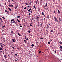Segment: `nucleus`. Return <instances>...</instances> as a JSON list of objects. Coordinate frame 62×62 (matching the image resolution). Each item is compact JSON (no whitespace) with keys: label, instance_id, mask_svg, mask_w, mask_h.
Instances as JSON below:
<instances>
[{"label":"nucleus","instance_id":"1","mask_svg":"<svg viewBox=\"0 0 62 62\" xmlns=\"http://www.w3.org/2000/svg\"><path fill=\"white\" fill-rule=\"evenodd\" d=\"M54 19L55 20V23H56V22H58V20H57V18L56 17H55L54 18Z\"/></svg>","mask_w":62,"mask_h":62},{"label":"nucleus","instance_id":"2","mask_svg":"<svg viewBox=\"0 0 62 62\" xmlns=\"http://www.w3.org/2000/svg\"><path fill=\"white\" fill-rule=\"evenodd\" d=\"M13 22V23L16 24V22H15V21L14 20V19H13L11 20V23H13V22Z\"/></svg>","mask_w":62,"mask_h":62},{"label":"nucleus","instance_id":"3","mask_svg":"<svg viewBox=\"0 0 62 62\" xmlns=\"http://www.w3.org/2000/svg\"><path fill=\"white\" fill-rule=\"evenodd\" d=\"M12 40L13 41V42H15L17 40H16L15 39H12Z\"/></svg>","mask_w":62,"mask_h":62},{"label":"nucleus","instance_id":"4","mask_svg":"<svg viewBox=\"0 0 62 62\" xmlns=\"http://www.w3.org/2000/svg\"><path fill=\"white\" fill-rule=\"evenodd\" d=\"M24 39H26L27 40H28L29 39L28 38H27V39H26V36H25V37Z\"/></svg>","mask_w":62,"mask_h":62},{"label":"nucleus","instance_id":"5","mask_svg":"<svg viewBox=\"0 0 62 62\" xmlns=\"http://www.w3.org/2000/svg\"><path fill=\"white\" fill-rule=\"evenodd\" d=\"M61 18H59V22H61Z\"/></svg>","mask_w":62,"mask_h":62},{"label":"nucleus","instance_id":"6","mask_svg":"<svg viewBox=\"0 0 62 62\" xmlns=\"http://www.w3.org/2000/svg\"><path fill=\"white\" fill-rule=\"evenodd\" d=\"M41 14H42V15H44V16H45V15H44V14L43 13V12Z\"/></svg>","mask_w":62,"mask_h":62},{"label":"nucleus","instance_id":"7","mask_svg":"<svg viewBox=\"0 0 62 62\" xmlns=\"http://www.w3.org/2000/svg\"><path fill=\"white\" fill-rule=\"evenodd\" d=\"M39 18V17H38V16L36 17V20H38V19Z\"/></svg>","mask_w":62,"mask_h":62},{"label":"nucleus","instance_id":"8","mask_svg":"<svg viewBox=\"0 0 62 62\" xmlns=\"http://www.w3.org/2000/svg\"><path fill=\"white\" fill-rule=\"evenodd\" d=\"M17 7H18V5H17V6L15 7V9L17 8Z\"/></svg>","mask_w":62,"mask_h":62},{"label":"nucleus","instance_id":"9","mask_svg":"<svg viewBox=\"0 0 62 62\" xmlns=\"http://www.w3.org/2000/svg\"><path fill=\"white\" fill-rule=\"evenodd\" d=\"M4 57L5 58H7V57L6 56V55H4Z\"/></svg>","mask_w":62,"mask_h":62},{"label":"nucleus","instance_id":"10","mask_svg":"<svg viewBox=\"0 0 62 62\" xmlns=\"http://www.w3.org/2000/svg\"><path fill=\"white\" fill-rule=\"evenodd\" d=\"M31 9V8H30L28 10V11H29V12H30V11Z\"/></svg>","mask_w":62,"mask_h":62},{"label":"nucleus","instance_id":"11","mask_svg":"<svg viewBox=\"0 0 62 62\" xmlns=\"http://www.w3.org/2000/svg\"><path fill=\"white\" fill-rule=\"evenodd\" d=\"M8 9H9V10H10V11H11V10H12L10 8H8Z\"/></svg>","mask_w":62,"mask_h":62},{"label":"nucleus","instance_id":"12","mask_svg":"<svg viewBox=\"0 0 62 62\" xmlns=\"http://www.w3.org/2000/svg\"><path fill=\"white\" fill-rule=\"evenodd\" d=\"M0 50H1V51L3 50V49L2 48H1V47H0Z\"/></svg>","mask_w":62,"mask_h":62},{"label":"nucleus","instance_id":"13","mask_svg":"<svg viewBox=\"0 0 62 62\" xmlns=\"http://www.w3.org/2000/svg\"><path fill=\"white\" fill-rule=\"evenodd\" d=\"M21 17V16H17L18 18H20Z\"/></svg>","mask_w":62,"mask_h":62},{"label":"nucleus","instance_id":"14","mask_svg":"<svg viewBox=\"0 0 62 62\" xmlns=\"http://www.w3.org/2000/svg\"><path fill=\"white\" fill-rule=\"evenodd\" d=\"M30 31H31L30 30H29L28 31V33H29V34L30 33Z\"/></svg>","mask_w":62,"mask_h":62},{"label":"nucleus","instance_id":"15","mask_svg":"<svg viewBox=\"0 0 62 62\" xmlns=\"http://www.w3.org/2000/svg\"><path fill=\"white\" fill-rule=\"evenodd\" d=\"M17 22H20V21H19V20H18V19H17Z\"/></svg>","mask_w":62,"mask_h":62},{"label":"nucleus","instance_id":"16","mask_svg":"<svg viewBox=\"0 0 62 62\" xmlns=\"http://www.w3.org/2000/svg\"><path fill=\"white\" fill-rule=\"evenodd\" d=\"M47 5H48V4L46 3L45 5V7H46V6H47Z\"/></svg>","mask_w":62,"mask_h":62},{"label":"nucleus","instance_id":"17","mask_svg":"<svg viewBox=\"0 0 62 62\" xmlns=\"http://www.w3.org/2000/svg\"><path fill=\"white\" fill-rule=\"evenodd\" d=\"M60 44H62V43L61 41H60Z\"/></svg>","mask_w":62,"mask_h":62},{"label":"nucleus","instance_id":"18","mask_svg":"<svg viewBox=\"0 0 62 62\" xmlns=\"http://www.w3.org/2000/svg\"><path fill=\"white\" fill-rule=\"evenodd\" d=\"M18 35H19V36H21V35H20V33H18Z\"/></svg>","mask_w":62,"mask_h":62},{"label":"nucleus","instance_id":"19","mask_svg":"<svg viewBox=\"0 0 62 62\" xmlns=\"http://www.w3.org/2000/svg\"><path fill=\"white\" fill-rule=\"evenodd\" d=\"M30 26H32V23H31L30 24Z\"/></svg>","mask_w":62,"mask_h":62},{"label":"nucleus","instance_id":"20","mask_svg":"<svg viewBox=\"0 0 62 62\" xmlns=\"http://www.w3.org/2000/svg\"><path fill=\"white\" fill-rule=\"evenodd\" d=\"M60 49H62V46H60Z\"/></svg>","mask_w":62,"mask_h":62},{"label":"nucleus","instance_id":"21","mask_svg":"<svg viewBox=\"0 0 62 62\" xmlns=\"http://www.w3.org/2000/svg\"><path fill=\"white\" fill-rule=\"evenodd\" d=\"M48 43L49 44H51V43H50V42H48Z\"/></svg>","mask_w":62,"mask_h":62},{"label":"nucleus","instance_id":"22","mask_svg":"<svg viewBox=\"0 0 62 62\" xmlns=\"http://www.w3.org/2000/svg\"><path fill=\"white\" fill-rule=\"evenodd\" d=\"M33 7H34V8H35V9H36V7H35V6H34Z\"/></svg>","mask_w":62,"mask_h":62},{"label":"nucleus","instance_id":"23","mask_svg":"<svg viewBox=\"0 0 62 62\" xmlns=\"http://www.w3.org/2000/svg\"><path fill=\"white\" fill-rule=\"evenodd\" d=\"M13 6H13V5H10V7H13Z\"/></svg>","mask_w":62,"mask_h":62},{"label":"nucleus","instance_id":"24","mask_svg":"<svg viewBox=\"0 0 62 62\" xmlns=\"http://www.w3.org/2000/svg\"><path fill=\"white\" fill-rule=\"evenodd\" d=\"M34 46V45L33 44H32L31 45V46H32V47H33V46Z\"/></svg>","mask_w":62,"mask_h":62},{"label":"nucleus","instance_id":"25","mask_svg":"<svg viewBox=\"0 0 62 62\" xmlns=\"http://www.w3.org/2000/svg\"><path fill=\"white\" fill-rule=\"evenodd\" d=\"M11 34H13V31H11Z\"/></svg>","mask_w":62,"mask_h":62},{"label":"nucleus","instance_id":"26","mask_svg":"<svg viewBox=\"0 0 62 62\" xmlns=\"http://www.w3.org/2000/svg\"><path fill=\"white\" fill-rule=\"evenodd\" d=\"M6 27V26L4 25L3 27H2V28H4V27Z\"/></svg>","mask_w":62,"mask_h":62},{"label":"nucleus","instance_id":"27","mask_svg":"<svg viewBox=\"0 0 62 62\" xmlns=\"http://www.w3.org/2000/svg\"><path fill=\"white\" fill-rule=\"evenodd\" d=\"M58 13H60V11H59V10H58Z\"/></svg>","mask_w":62,"mask_h":62},{"label":"nucleus","instance_id":"28","mask_svg":"<svg viewBox=\"0 0 62 62\" xmlns=\"http://www.w3.org/2000/svg\"><path fill=\"white\" fill-rule=\"evenodd\" d=\"M51 32H53V30H51Z\"/></svg>","mask_w":62,"mask_h":62},{"label":"nucleus","instance_id":"29","mask_svg":"<svg viewBox=\"0 0 62 62\" xmlns=\"http://www.w3.org/2000/svg\"><path fill=\"white\" fill-rule=\"evenodd\" d=\"M24 42H25V43H26V40H24Z\"/></svg>","mask_w":62,"mask_h":62},{"label":"nucleus","instance_id":"30","mask_svg":"<svg viewBox=\"0 0 62 62\" xmlns=\"http://www.w3.org/2000/svg\"><path fill=\"white\" fill-rule=\"evenodd\" d=\"M30 12H31V13H32V10Z\"/></svg>","mask_w":62,"mask_h":62},{"label":"nucleus","instance_id":"31","mask_svg":"<svg viewBox=\"0 0 62 62\" xmlns=\"http://www.w3.org/2000/svg\"><path fill=\"white\" fill-rule=\"evenodd\" d=\"M24 9H26V7H25L24 8Z\"/></svg>","mask_w":62,"mask_h":62},{"label":"nucleus","instance_id":"32","mask_svg":"<svg viewBox=\"0 0 62 62\" xmlns=\"http://www.w3.org/2000/svg\"><path fill=\"white\" fill-rule=\"evenodd\" d=\"M47 18L48 19H49V16H47Z\"/></svg>","mask_w":62,"mask_h":62},{"label":"nucleus","instance_id":"33","mask_svg":"<svg viewBox=\"0 0 62 62\" xmlns=\"http://www.w3.org/2000/svg\"><path fill=\"white\" fill-rule=\"evenodd\" d=\"M4 44H5V43H4V44H2V45H3L4 46H5V45Z\"/></svg>","mask_w":62,"mask_h":62},{"label":"nucleus","instance_id":"34","mask_svg":"<svg viewBox=\"0 0 62 62\" xmlns=\"http://www.w3.org/2000/svg\"><path fill=\"white\" fill-rule=\"evenodd\" d=\"M25 4H26V5H28V4H27V3H25Z\"/></svg>","mask_w":62,"mask_h":62},{"label":"nucleus","instance_id":"35","mask_svg":"<svg viewBox=\"0 0 62 62\" xmlns=\"http://www.w3.org/2000/svg\"><path fill=\"white\" fill-rule=\"evenodd\" d=\"M54 12L55 13V10H54Z\"/></svg>","mask_w":62,"mask_h":62},{"label":"nucleus","instance_id":"36","mask_svg":"<svg viewBox=\"0 0 62 62\" xmlns=\"http://www.w3.org/2000/svg\"><path fill=\"white\" fill-rule=\"evenodd\" d=\"M0 21H1V22H2V23H3V20H0Z\"/></svg>","mask_w":62,"mask_h":62},{"label":"nucleus","instance_id":"37","mask_svg":"<svg viewBox=\"0 0 62 62\" xmlns=\"http://www.w3.org/2000/svg\"><path fill=\"white\" fill-rule=\"evenodd\" d=\"M12 48L13 49H14V47H13H13H12Z\"/></svg>","mask_w":62,"mask_h":62},{"label":"nucleus","instance_id":"38","mask_svg":"<svg viewBox=\"0 0 62 62\" xmlns=\"http://www.w3.org/2000/svg\"><path fill=\"white\" fill-rule=\"evenodd\" d=\"M30 14H30V13H29V15L30 16Z\"/></svg>","mask_w":62,"mask_h":62},{"label":"nucleus","instance_id":"39","mask_svg":"<svg viewBox=\"0 0 62 62\" xmlns=\"http://www.w3.org/2000/svg\"><path fill=\"white\" fill-rule=\"evenodd\" d=\"M16 56H17V54H15Z\"/></svg>","mask_w":62,"mask_h":62},{"label":"nucleus","instance_id":"40","mask_svg":"<svg viewBox=\"0 0 62 62\" xmlns=\"http://www.w3.org/2000/svg\"><path fill=\"white\" fill-rule=\"evenodd\" d=\"M15 62H17V60H15Z\"/></svg>","mask_w":62,"mask_h":62},{"label":"nucleus","instance_id":"41","mask_svg":"<svg viewBox=\"0 0 62 62\" xmlns=\"http://www.w3.org/2000/svg\"><path fill=\"white\" fill-rule=\"evenodd\" d=\"M27 7H28V8H29V7H30V6L29 5V6H27Z\"/></svg>","mask_w":62,"mask_h":62},{"label":"nucleus","instance_id":"42","mask_svg":"<svg viewBox=\"0 0 62 62\" xmlns=\"http://www.w3.org/2000/svg\"><path fill=\"white\" fill-rule=\"evenodd\" d=\"M42 23H41V24H40V25H41V26H42Z\"/></svg>","mask_w":62,"mask_h":62},{"label":"nucleus","instance_id":"43","mask_svg":"<svg viewBox=\"0 0 62 62\" xmlns=\"http://www.w3.org/2000/svg\"><path fill=\"white\" fill-rule=\"evenodd\" d=\"M27 44H28V45H29V43H28Z\"/></svg>","mask_w":62,"mask_h":62},{"label":"nucleus","instance_id":"44","mask_svg":"<svg viewBox=\"0 0 62 62\" xmlns=\"http://www.w3.org/2000/svg\"><path fill=\"white\" fill-rule=\"evenodd\" d=\"M32 20H34V18H33V17H32Z\"/></svg>","mask_w":62,"mask_h":62},{"label":"nucleus","instance_id":"45","mask_svg":"<svg viewBox=\"0 0 62 62\" xmlns=\"http://www.w3.org/2000/svg\"><path fill=\"white\" fill-rule=\"evenodd\" d=\"M60 50L61 51H62V50L61 49H60Z\"/></svg>","mask_w":62,"mask_h":62},{"label":"nucleus","instance_id":"46","mask_svg":"<svg viewBox=\"0 0 62 62\" xmlns=\"http://www.w3.org/2000/svg\"><path fill=\"white\" fill-rule=\"evenodd\" d=\"M40 39H43V38H40Z\"/></svg>","mask_w":62,"mask_h":62},{"label":"nucleus","instance_id":"47","mask_svg":"<svg viewBox=\"0 0 62 62\" xmlns=\"http://www.w3.org/2000/svg\"><path fill=\"white\" fill-rule=\"evenodd\" d=\"M0 46L1 47H3V46H2V45H1Z\"/></svg>","mask_w":62,"mask_h":62},{"label":"nucleus","instance_id":"48","mask_svg":"<svg viewBox=\"0 0 62 62\" xmlns=\"http://www.w3.org/2000/svg\"><path fill=\"white\" fill-rule=\"evenodd\" d=\"M7 12V10H6L5 11V12Z\"/></svg>","mask_w":62,"mask_h":62},{"label":"nucleus","instance_id":"49","mask_svg":"<svg viewBox=\"0 0 62 62\" xmlns=\"http://www.w3.org/2000/svg\"><path fill=\"white\" fill-rule=\"evenodd\" d=\"M38 1H39V0H37V2H38Z\"/></svg>","mask_w":62,"mask_h":62},{"label":"nucleus","instance_id":"50","mask_svg":"<svg viewBox=\"0 0 62 62\" xmlns=\"http://www.w3.org/2000/svg\"><path fill=\"white\" fill-rule=\"evenodd\" d=\"M39 53L40 54L41 53V51H39Z\"/></svg>","mask_w":62,"mask_h":62},{"label":"nucleus","instance_id":"51","mask_svg":"<svg viewBox=\"0 0 62 62\" xmlns=\"http://www.w3.org/2000/svg\"><path fill=\"white\" fill-rule=\"evenodd\" d=\"M54 53H56V51H55Z\"/></svg>","mask_w":62,"mask_h":62},{"label":"nucleus","instance_id":"52","mask_svg":"<svg viewBox=\"0 0 62 62\" xmlns=\"http://www.w3.org/2000/svg\"><path fill=\"white\" fill-rule=\"evenodd\" d=\"M3 19H4V20H5V19H6V18H4V17L3 18Z\"/></svg>","mask_w":62,"mask_h":62},{"label":"nucleus","instance_id":"53","mask_svg":"<svg viewBox=\"0 0 62 62\" xmlns=\"http://www.w3.org/2000/svg\"><path fill=\"white\" fill-rule=\"evenodd\" d=\"M7 13H8V14H9V13H8V12H7Z\"/></svg>","mask_w":62,"mask_h":62},{"label":"nucleus","instance_id":"54","mask_svg":"<svg viewBox=\"0 0 62 62\" xmlns=\"http://www.w3.org/2000/svg\"><path fill=\"white\" fill-rule=\"evenodd\" d=\"M31 3H29V5H31Z\"/></svg>","mask_w":62,"mask_h":62},{"label":"nucleus","instance_id":"55","mask_svg":"<svg viewBox=\"0 0 62 62\" xmlns=\"http://www.w3.org/2000/svg\"><path fill=\"white\" fill-rule=\"evenodd\" d=\"M45 18H44V20H45Z\"/></svg>","mask_w":62,"mask_h":62},{"label":"nucleus","instance_id":"56","mask_svg":"<svg viewBox=\"0 0 62 62\" xmlns=\"http://www.w3.org/2000/svg\"><path fill=\"white\" fill-rule=\"evenodd\" d=\"M3 54H5V53H3Z\"/></svg>","mask_w":62,"mask_h":62},{"label":"nucleus","instance_id":"57","mask_svg":"<svg viewBox=\"0 0 62 62\" xmlns=\"http://www.w3.org/2000/svg\"><path fill=\"white\" fill-rule=\"evenodd\" d=\"M5 23H6V21H5Z\"/></svg>","mask_w":62,"mask_h":62},{"label":"nucleus","instance_id":"58","mask_svg":"<svg viewBox=\"0 0 62 62\" xmlns=\"http://www.w3.org/2000/svg\"><path fill=\"white\" fill-rule=\"evenodd\" d=\"M31 23H32V20H31Z\"/></svg>","mask_w":62,"mask_h":62},{"label":"nucleus","instance_id":"59","mask_svg":"<svg viewBox=\"0 0 62 62\" xmlns=\"http://www.w3.org/2000/svg\"><path fill=\"white\" fill-rule=\"evenodd\" d=\"M39 23V22L38 21V22L37 23Z\"/></svg>","mask_w":62,"mask_h":62},{"label":"nucleus","instance_id":"60","mask_svg":"<svg viewBox=\"0 0 62 62\" xmlns=\"http://www.w3.org/2000/svg\"><path fill=\"white\" fill-rule=\"evenodd\" d=\"M0 6H1V7H2V5H0Z\"/></svg>","mask_w":62,"mask_h":62},{"label":"nucleus","instance_id":"61","mask_svg":"<svg viewBox=\"0 0 62 62\" xmlns=\"http://www.w3.org/2000/svg\"><path fill=\"white\" fill-rule=\"evenodd\" d=\"M0 44H2V43H0Z\"/></svg>","mask_w":62,"mask_h":62},{"label":"nucleus","instance_id":"62","mask_svg":"<svg viewBox=\"0 0 62 62\" xmlns=\"http://www.w3.org/2000/svg\"><path fill=\"white\" fill-rule=\"evenodd\" d=\"M12 53H13V52H11V54H12Z\"/></svg>","mask_w":62,"mask_h":62},{"label":"nucleus","instance_id":"63","mask_svg":"<svg viewBox=\"0 0 62 62\" xmlns=\"http://www.w3.org/2000/svg\"><path fill=\"white\" fill-rule=\"evenodd\" d=\"M20 27H22V26H20Z\"/></svg>","mask_w":62,"mask_h":62},{"label":"nucleus","instance_id":"64","mask_svg":"<svg viewBox=\"0 0 62 62\" xmlns=\"http://www.w3.org/2000/svg\"><path fill=\"white\" fill-rule=\"evenodd\" d=\"M4 18V16H3V17H2V18Z\"/></svg>","mask_w":62,"mask_h":62}]
</instances>
